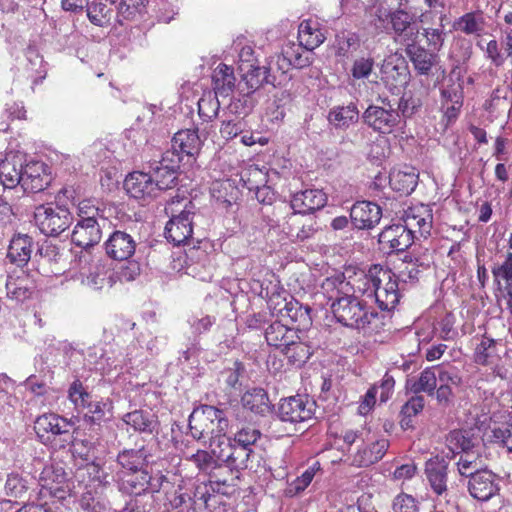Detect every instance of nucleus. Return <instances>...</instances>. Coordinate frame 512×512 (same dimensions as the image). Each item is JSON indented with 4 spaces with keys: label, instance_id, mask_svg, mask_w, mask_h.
<instances>
[{
    "label": "nucleus",
    "instance_id": "nucleus-53",
    "mask_svg": "<svg viewBox=\"0 0 512 512\" xmlns=\"http://www.w3.org/2000/svg\"><path fill=\"white\" fill-rule=\"evenodd\" d=\"M234 443H232L231 439L226 437V434L215 438L209 442V447L211 453L214 455L216 461L226 463L229 457Z\"/></svg>",
    "mask_w": 512,
    "mask_h": 512
},
{
    "label": "nucleus",
    "instance_id": "nucleus-30",
    "mask_svg": "<svg viewBox=\"0 0 512 512\" xmlns=\"http://www.w3.org/2000/svg\"><path fill=\"white\" fill-rule=\"evenodd\" d=\"M432 222L433 215L431 210L426 206H421L406 213L404 225L408 227L413 236L418 232L420 236L426 238L430 235Z\"/></svg>",
    "mask_w": 512,
    "mask_h": 512
},
{
    "label": "nucleus",
    "instance_id": "nucleus-48",
    "mask_svg": "<svg viewBox=\"0 0 512 512\" xmlns=\"http://www.w3.org/2000/svg\"><path fill=\"white\" fill-rule=\"evenodd\" d=\"M441 103H463L464 87L459 77L450 75L447 83L440 89Z\"/></svg>",
    "mask_w": 512,
    "mask_h": 512
},
{
    "label": "nucleus",
    "instance_id": "nucleus-20",
    "mask_svg": "<svg viewBox=\"0 0 512 512\" xmlns=\"http://www.w3.org/2000/svg\"><path fill=\"white\" fill-rule=\"evenodd\" d=\"M382 209L370 201H358L351 207V222L357 229H372L381 220Z\"/></svg>",
    "mask_w": 512,
    "mask_h": 512
},
{
    "label": "nucleus",
    "instance_id": "nucleus-28",
    "mask_svg": "<svg viewBox=\"0 0 512 512\" xmlns=\"http://www.w3.org/2000/svg\"><path fill=\"white\" fill-rule=\"evenodd\" d=\"M396 40L404 45L416 42L419 30L412 24V16L404 10H397L390 16Z\"/></svg>",
    "mask_w": 512,
    "mask_h": 512
},
{
    "label": "nucleus",
    "instance_id": "nucleus-61",
    "mask_svg": "<svg viewBox=\"0 0 512 512\" xmlns=\"http://www.w3.org/2000/svg\"><path fill=\"white\" fill-rule=\"evenodd\" d=\"M359 47V38L354 33H342V35H339L337 38V50L339 55L346 56L356 51Z\"/></svg>",
    "mask_w": 512,
    "mask_h": 512
},
{
    "label": "nucleus",
    "instance_id": "nucleus-7",
    "mask_svg": "<svg viewBox=\"0 0 512 512\" xmlns=\"http://www.w3.org/2000/svg\"><path fill=\"white\" fill-rule=\"evenodd\" d=\"M381 103L369 105L362 114V121L375 132L390 134L400 125L401 117L387 98L381 99Z\"/></svg>",
    "mask_w": 512,
    "mask_h": 512
},
{
    "label": "nucleus",
    "instance_id": "nucleus-22",
    "mask_svg": "<svg viewBox=\"0 0 512 512\" xmlns=\"http://www.w3.org/2000/svg\"><path fill=\"white\" fill-rule=\"evenodd\" d=\"M326 202L327 197L322 190L306 189L293 194L288 206L290 210L306 215L323 208Z\"/></svg>",
    "mask_w": 512,
    "mask_h": 512
},
{
    "label": "nucleus",
    "instance_id": "nucleus-31",
    "mask_svg": "<svg viewBox=\"0 0 512 512\" xmlns=\"http://www.w3.org/2000/svg\"><path fill=\"white\" fill-rule=\"evenodd\" d=\"M359 117L357 105L354 102H350L347 105L332 107L328 112L327 120L334 128L346 130L357 123Z\"/></svg>",
    "mask_w": 512,
    "mask_h": 512
},
{
    "label": "nucleus",
    "instance_id": "nucleus-64",
    "mask_svg": "<svg viewBox=\"0 0 512 512\" xmlns=\"http://www.w3.org/2000/svg\"><path fill=\"white\" fill-rule=\"evenodd\" d=\"M393 512H418V504L416 499L406 493L398 494L392 504Z\"/></svg>",
    "mask_w": 512,
    "mask_h": 512
},
{
    "label": "nucleus",
    "instance_id": "nucleus-16",
    "mask_svg": "<svg viewBox=\"0 0 512 512\" xmlns=\"http://www.w3.org/2000/svg\"><path fill=\"white\" fill-rule=\"evenodd\" d=\"M127 193L135 199H151L158 195L159 190L151 172L134 171L124 181Z\"/></svg>",
    "mask_w": 512,
    "mask_h": 512
},
{
    "label": "nucleus",
    "instance_id": "nucleus-9",
    "mask_svg": "<svg viewBox=\"0 0 512 512\" xmlns=\"http://www.w3.org/2000/svg\"><path fill=\"white\" fill-rule=\"evenodd\" d=\"M173 155V152H165L160 161L150 163L149 171L159 192L171 189L177 184L180 158H174Z\"/></svg>",
    "mask_w": 512,
    "mask_h": 512
},
{
    "label": "nucleus",
    "instance_id": "nucleus-17",
    "mask_svg": "<svg viewBox=\"0 0 512 512\" xmlns=\"http://www.w3.org/2000/svg\"><path fill=\"white\" fill-rule=\"evenodd\" d=\"M100 219H79L72 231V242L81 248H89L98 244L102 238Z\"/></svg>",
    "mask_w": 512,
    "mask_h": 512
},
{
    "label": "nucleus",
    "instance_id": "nucleus-25",
    "mask_svg": "<svg viewBox=\"0 0 512 512\" xmlns=\"http://www.w3.org/2000/svg\"><path fill=\"white\" fill-rule=\"evenodd\" d=\"M35 289L34 280L24 271L7 277L6 294L11 300L24 302L32 297Z\"/></svg>",
    "mask_w": 512,
    "mask_h": 512
},
{
    "label": "nucleus",
    "instance_id": "nucleus-34",
    "mask_svg": "<svg viewBox=\"0 0 512 512\" xmlns=\"http://www.w3.org/2000/svg\"><path fill=\"white\" fill-rule=\"evenodd\" d=\"M389 183L393 190L410 194L418 183V173L412 167L393 169L389 174Z\"/></svg>",
    "mask_w": 512,
    "mask_h": 512
},
{
    "label": "nucleus",
    "instance_id": "nucleus-43",
    "mask_svg": "<svg viewBox=\"0 0 512 512\" xmlns=\"http://www.w3.org/2000/svg\"><path fill=\"white\" fill-rule=\"evenodd\" d=\"M281 353L286 356L292 365L301 367L310 358L312 351L310 346L302 341L299 334L297 333L296 339L293 340V343H289V345H287V347H285Z\"/></svg>",
    "mask_w": 512,
    "mask_h": 512
},
{
    "label": "nucleus",
    "instance_id": "nucleus-57",
    "mask_svg": "<svg viewBox=\"0 0 512 512\" xmlns=\"http://www.w3.org/2000/svg\"><path fill=\"white\" fill-rule=\"evenodd\" d=\"M261 437V432L253 426L245 425L234 434L235 444L251 448L257 440Z\"/></svg>",
    "mask_w": 512,
    "mask_h": 512
},
{
    "label": "nucleus",
    "instance_id": "nucleus-29",
    "mask_svg": "<svg viewBox=\"0 0 512 512\" xmlns=\"http://www.w3.org/2000/svg\"><path fill=\"white\" fill-rule=\"evenodd\" d=\"M297 333L298 330L295 328L288 327L280 321H275L265 329V339L269 346L281 352L289 343H293Z\"/></svg>",
    "mask_w": 512,
    "mask_h": 512
},
{
    "label": "nucleus",
    "instance_id": "nucleus-41",
    "mask_svg": "<svg viewBox=\"0 0 512 512\" xmlns=\"http://www.w3.org/2000/svg\"><path fill=\"white\" fill-rule=\"evenodd\" d=\"M242 404L250 411L265 415L271 409V403L267 392L262 388H254L244 393Z\"/></svg>",
    "mask_w": 512,
    "mask_h": 512
},
{
    "label": "nucleus",
    "instance_id": "nucleus-49",
    "mask_svg": "<svg viewBox=\"0 0 512 512\" xmlns=\"http://www.w3.org/2000/svg\"><path fill=\"white\" fill-rule=\"evenodd\" d=\"M111 402L108 400L93 401L89 407L85 409L84 420L90 424H100L111 416Z\"/></svg>",
    "mask_w": 512,
    "mask_h": 512
},
{
    "label": "nucleus",
    "instance_id": "nucleus-46",
    "mask_svg": "<svg viewBox=\"0 0 512 512\" xmlns=\"http://www.w3.org/2000/svg\"><path fill=\"white\" fill-rule=\"evenodd\" d=\"M229 459L226 461V465L230 469L237 471L244 469H252V459L254 452L251 448H245L234 443Z\"/></svg>",
    "mask_w": 512,
    "mask_h": 512
},
{
    "label": "nucleus",
    "instance_id": "nucleus-21",
    "mask_svg": "<svg viewBox=\"0 0 512 512\" xmlns=\"http://www.w3.org/2000/svg\"><path fill=\"white\" fill-rule=\"evenodd\" d=\"M120 492L128 495H141L147 491L151 476L146 470L143 471H118L115 476Z\"/></svg>",
    "mask_w": 512,
    "mask_h": 512
},
{
    "label": "nucleus",
    "instance_id": "nucleus-55",
    "mask_svg": "<svg viewBox=\"0 0 512 512\" xmlns=\"http://www.w3.org/2000/svg\"><path fill=\"white\" fill-rule=\"evenodd\" d=\"M315 476V468L310 467L306 469L301 476L290 482L285 489V495L288 497H295L303 492L312 482Z\"/></svg>",
    "mask_w": 512,
    "mask_h": 512
},
{
    "label": "nucleus",
    "instance_id": "nucleus-8",
    "mask_svg": "<svg viewBox=\"0 0 512 512\" xmlns=\"http://www.w3.org/2000/svg\"><path fill=\"white\" fill-rule=\"evenodd\" d=\"M314 412L315 402L300 395L285 398L281 400L278 406L279 419L291 424L312 419Z\"/></svg>",
    "mask_w": 512,
    "mask_h": 512
},
{
    "label": "nucleus",
    "instance_id": "nucleus-60",
    "mask_svg": "<svg viewBox=\"0 0 512 512\" xmlns=\"http://www.w3.org/2000/svg\"><path fill=\"white\" fill-rule=\"evenodd\" d=\"M421 107V101L419 98L413 96L410 92L404 93L398 101L397 108H395L400 117L403 116L411 117Z\"/></svg>",
    "mask_w": 512,
    "mask_h": 512
},
{
    "label": "nucleus",
    "instance_id": "nucleus-47",
    "mask_svg": "<svg viewBox=\"0 0 512 512\" xmlns=\"http://www.w3.org/2000/svg\"><path fill=\"white\" fill-rule=\"evenodd\" d=\"M23 175V166L15 161H5L0 165V181L5 188H14L17 185L21 186Z\"/></svg>",
    "mask_w": 512,
    "mask_h": 512
},
{
    "label": "nucleus",
    "instance_id": "nucleus-33",
    "mask_svg": "<svg viewBox=\"0 0 512 512\" xmlns=\"http://www.w3.org/2000/svg\"><path fill=\"white\" fill-rule=\"evenodd\" d=\"M33 248V240L25 234L15 235L8 248L7 257L11 263L18 267L26 265L30 258Z\"/></svg>",
    "mask_w": 512,
    "mask_h": 512
},
{
    "label": "nucleus",
    "instance_id": "nucleus-52",
    "mask_svg": "<svg viewBox=\"0 0 512 512\" xmlns=\"http://www.w3.org/2000/svg\"><path fill=\"white\" fill-rule=\"evenodd\" d=\"M455 316L452 313H446L434 325L433 331L442 340H454L458 332L455 329Z\"/></svg>",
    "mask_w": 512,
    "mask_h": 512
},
{
    "label": "nucleus",
    "instance_id": "nucleus-24",
    "mask_svg": "<svg viewBox=\"0 0 512 512\" xmlns=\"http://www.w3.org/2000/svg\"><path fill=\"white\" fill-rule=\"evenodd\" d=\"M406 46V54L413 64L414 69L420 75L428 76L433 67L439 63V55L430 50L416 45V42H409Z\"/></svg>",
    "mask_w": 512,
    "mask_h": 512
},
{
    "label": "nucleus",
    "instance_id": "nucleus-50",
    "mask_svg": "<svg viewBox=\"0 0 512 512\" xmlns=\"http://www.w3.org/2000/svg\"><path fill=\"white\" fill-rule=\"evenodd\" d=\"M492 273L495 281L499 285H504L512 301V253L507 255L501 265L494 267Z\"/></svg>",
    "mask_w": 512,
    "mask_h": 512
},
{
    "label": "nucleus",
    "instance_id": "nucleus-45",
    "mask_svg": "<svg viewBox=\"0 0 512 512\" xmlns=\"http://www.w3.org/2000/svg\"><path fill=\"white\" fill-rule=\"evenodd\" d=\"M68 399L74 405L77 412H84L94 401L93 396L88 392L87 387L80 380L73 381L68 389Z\"/></svg>",
    "mask_w": 512,
    "mask_h": 512
},
{
    "label": "nucleus",
    "instance_id": "nucleus-38",
    "mask_svg": "<svg viewBox=\"0 0 512 512\" xmlns=\"http://www.w3.org/2000/svg\"><path fill=\"white\" fill-rule=\"evenodd\" d=\"M298 38L300 44L303 45L306 50L311 51L324 42L325 35L319 28L317 22L305 20L299 25Z\"/></svg>",
    "mask_w": 512,
    "mask_h": 512
},
{
    "label": "nucleus",
    "instance_id": "nucleus-32",
    "mask_svg": "<svg viewBox=\"0 0 512 512\" xmlns=\"http://www.w3.org/2000/svg\"><path fill=\"white\" fill-rule=\"evenodd\" d=\"M446 446L454 455H461L482 444L470 430H453L446 436Z\"/></svg>",
    "mask_w": 512,
    "mask_h": 512
},
{
    "label": "nucleus",
    "instance_id": "nucleus-54",
    "mask_svg": "<svg viewBox=\"0 0 512 512\" xmlns=\"http://www.w3.org/2000/svg\"><path fill=\"white\" fill-rule=\"evenodd\" d=\"M282 51L292 67L303 68L309 65V59L305 55L303 45L288 43L282 48Z\"/></svg>",
    "mask_w": 512,
    "mask_h": 512
},
{
    "label": "nucleus",
    "instance_id": "nucleus-26",
    "mask_svg": "<svg viewBox=\"0 0 512 512\" xmlns=\"http://www.w3.org/2000/svg\"><path fill=\"white\" fill-rule=\"evenodd\" d=\"M241 72L242 81L239 84V89L244 95H249L258 90L264 83L275 84V79H271V74L268 73L266 66H259L258 64L252 67L239 69Z\"/></svg>",
    "mask_w": 512,
    "mask_h": 512
},
{
    "label": "nucleus",
    "instance_id": "nucleus-42",
    "mask_svg": "<svg viewBox=\"0 0 512 512\" xmlns=\"http://www.w3.org/2000/svg\"><path fill=\"white\" fill-rule=\"evenodd\" d=\"M437 387V367L426 368L421 373L417 380L409 379L407 381V388L414 394L425 392L433 396Z\"/></svg>",
    "mask_w": 512,
    "mask_h": 512
},
{
    "label": "nucleus",
    "instance_id": "nucleus-40",
    "mask_svg": "<svg viewBox=\"0 0 512 512\" xmlns=\"http://www.w3.org/2000/svg\"><path fill=\"white\" fill-rule=\"evenodd\" d=\"M124 422L134 428V430L142 433H153L158 426L157 417L144 410H135L124 416Z\"/></svg>",
    "mask_w": 512,
    "mask_h": 512
},
{
    "label": "nucleus",
    "instance_id": "nucleus-15",
    "mask_svg": "<svg viewBox=\"0 0 512 512\" xmlns=\"http://www.w3.org/2000/svg\"><path fill=\"white\" fill-rule=\"evenodd\" d=\"M378 241L388 253L403 252L412 245L414 236L404 224H394L381 231Z\"/></svg>",
    "mask_w": 512,
    "mask_h": 512
},
{
    "label": "nucleus",
    "instance_id": "nucleus-27",
    "mask_svg": "<svg viewBox=\"0 0 512 512\" xmlns=\"http://www.w3.org/2000/svg\"><path fill=\"white\" fill-rule=\"evenodd\" d=\"M448 463L439 457L429 459L425 464L427 481L435 494L441 496L447 491Z\"/></svg>",
    "mask_w": 512,
    "mask_h": 512
},
{
    "label": "nucleus",
    "instance_id": "nucleus-1",
    "mask_svg": "<svg viewBox=\"0 0 512 512\" xmlns=\"http://www.w3.org/2000/svg\"><path fill=\"white\" fill-rule=\"evenodd\" d=\"M321 291L331 302L335 319L344 326L364 329L378 315L355 296L354 285L342 273L327 277L321 284Z\"/></svg>",
    "mask_w": 512,
    "mask_h": 512
},
{
    "label": "nucleus",
    "instance_id": "nucleus-56",
    "mask_svg": "<svg viewBox=\"0 0 512 512\" xmlns=\"http://www.w3.org/2000/svg\"><path fill=\"white\" fill-rule=\"evenodd\" d=\"M145 8L144 0H120L117 6V15L122 20H130L135 18L137 14H140Z\"/></svg>",
    "mask_w": 512,
    "mask_h": 512
},
{
    "label": "nucleus",
    "instance_id": "nucleus-35",
    "mask_svg": "<svg viewBox=\"0 0 512 512\" xmlns=\"http://www.w3.org/2000/svg\"><path fill=\"white\" fill-rule=\"evenodd\" d=\"M456 465L459 474L466 478H469L480 472V470L485 469L486 463L482 455V446L459 455Z\"/></svg>",
    "mask_w": 512,
    "mask_h": 512
},
{
    "label": "nucleus",
    "instance_id": "nucleus-36",
    "mask_svg": "<svg viewBox=\"0 0 512 512\" xmlns=\"http://www.w3.org/2000/svg\"><path fill=\"white\" fill-rule=\"evenodd\" d=\"M500 341L483 336L474 351V361L483 366H492L499 356Z\"/></svg>",
    "mask_w": 512,
    "mask_h": 512
},
{
    "label": "nucleus",
    "instance_id": "nucleus-62",
    "mask_svg": "<svg viewBox=\"0 0 512 512\" xmlns=\"http://www.w3.org/2000/svg\"><path fill=\"white\" fill-rule=\"evenodd\" d=\"M494 376L499 377L501 380L512 382V361L505 354L504 357H499L492 366H489Z\"/></svg>",
    "mask_w": 512,
    "mask_h": 512
},
{
    "label": "nucleus",
    "instance_id": "nucleus-44",
    "mask_svg": "<svg viewBox=\"0 0 512 512\" xmlns=\"http://www.w3.org/2000/svg\"><path fill=\"white\" fill-rule=\"evenodd\" d=\"M87 17L89 21L99 27L110 24L112 9L103 0H93L87 4Z\"/></svg>",
    "mask_w": 512,
    "mask_h": 512
},
{
    "label": "nucleus",
    "instance_id": "nucleus-6",
    "mask_svg": "<svg viewBox=\"0 0 512 512\" xmlns=\"http://www.w3.org/2000/svg\"><path fill=\"white\" fill-rule=\"evenodd\" d=\"M34 220L42 234L57 237L70 227L73 216L64 206L39 205L35 209Z\"/></svg>",
    "mask_w": 512,
    "mask_h": 512
},
{
    "label": "nucleus",
    "instance_id": "nucleus-2",
    "mask_svg": "<svg viewBox=\"0 0 512 512\" xmlns=\"http://www.w3.org/2000/svg\"><path fill=\"white\" fill-rule=\"evenodd\" d=\"M267 224L270 228L284 233L291 240L300 242L311 238L317 231V222L313 217L291 211L286 203L274 206Z\"/></svg>",
    "mask_w": 512,
    "mask_h": 512
},
{
    "label": "nucleus",
    "instance_id": "nucleus-10",
    "mask_svg": "<svg viewBox=\"0 0 512 512\" xmlns=\"http://www.w3.org/2000/svg\"><path fill=\"white\" fill-rule=\"evenodd\" d=\"M194 205L191 201L186 202L179 214L173 215L165 227L167 240L175 245L186 243L192 236V215Z\"/></svg>",
    "mask_w": 512,
    "mask_h": 512
},
{
    "label": "nucleus",
    "instance_id": "nucleus-39",
    "mask_svg": "<svg viewBox=\"0 0 512 512\" xmlns=\"http://www.w3.org/2000/svg\"><path fill=\"white\" fill-rule=\"evenodd\" d=\"M214 90L216 95L228 97L235 88L236 78L233 68L219 64L213 73Z\"/></svg>",
    "mask_w": 512,
    "mask_h": 512
},
{
    "label": "nucleus",
    "instance_id": "nucleus-13",
    "mask_svg": "<svg viewBox=\"0 0 512 512\" xmlns=\"http://www.w3.org/2000/svg\"><path fill=\"white\" fill-rule=\"evenodd\" d=\"M381 79L390 89L408 83L410 72L405 58L397 53L387 56L380 69Z\"/></svg>",
    "mask_w": 512,
    "mask_h": 512
},
{
    "label": "nucleus",
    "instance_id": "nucleus-59",
    "mask_svg": "<svg viewBox=\"0 0 512 512\" xmlns=\"http://www.w3.org/2000/svg\"><path fill=\"white\" fill-rule=\"evenodd\" d=\"M28 490L27 481L18 474H9L5 483L8 496L21 498Z\"/></svg>",
    "mask_w": 512,
    "mask_h": 512
},
{
    "label": "nucleus",
    "instance_id": "nucleus-12",
    "mask_svg": "<svg viewBox=\"0 0 512 512\" xmlns=\"http://www.w3.org/2000/svg\"><path fill=\"white\" fill-rule=\"evenodd\" d=\"M200 137L195 130H182L172 138L171 149L166 152H173L174 158H180V163L185 160L190 164L195 159L201 148Z\"/></svg>",
    "mask_w": 512,
    "mask_h": 512
},
{
    "label": "nucleus",
    "instance_id": "nucleus-11",
    "mask_svg": "<svg viewBox=\"0 0 512 512\" xmlns=\"http://www.w3.org/2000/svg\"><path fill=\"white\" fill-rule=\"evenodd\" d=\"M268 306L282 318H289L292 322L304 327L311 323L310 308L293 298L288 301L279 294L272 295L268 300Z\"/></svg>",
    "mask_w": 512,
    "mask_h": 512
},
{
    "label": "nucleus",
    "instance_id": "nucleus-63",
    "mask_svg": "<svg viewBox=\"0 0 512 512\" xmlns=\"http://www.w3.org/2000/svg\"><path fill=\"white\" fill-rule=\"evenodd\" d=\"M444 385V387L455 386L458 387L462 384V378L455 368L437 367V383Z\"/></svg>",
    "mask_w": 512,
    "mask_h": 512
},
{
    "label": "nucleus",
    "instance_id": "nucleus-18",
    "mask_svg": "<svg viewBox=\"0 0 512 512\" xmlns=\"http://www.w3.org/2000/svg\"><path fill=\"white\" fill-rule=\"evenodd\" d=\"M468 491L477 500H489L499 491L496 475L487 468L480 470L469 477Z\"/></svg>",
    "mask_w": 512,
    "mask_h": 512
},
{
    "label": "nucleus",
    "instance_id": "nucleus-19",
    "mask_svg": "<svg viewBox=\"0 0 512 512\" xmlns=\"http://www.w3.org/2000/svg\"><path fill=\"white\" fill-rule=\"evenodd\" d=\"M136 245L132 235L125 231L115 230L105 242V250L110 258L123 261L134 255Z\"/></svg>",
    "mask_w": 512,
    "mask_h": 512
},
{
    "label": "nucleus",
    "instance_id": "nucleus-5",
    "mask_svg": "<svg viewBox=\"0 0 512 512\" xmlns=\"http://www.w3.org/2000/svg\"><path fill=\"white\" fill-rule=\"evenodd\" d=\"M73 422L54 413L43 414L35 420L34 430L42 443L59 441L60 447H65L72 442L73 435L70 432Z\"/></svg>",
    "mask_w": 512,
    "mask_h": 512
},
{
    "label": "nucleus",
    "instance_id": "nucleus-51",
    "mask_svg": "<svg viewBox=\"0 0 512 512\" xmlns=\"http://www.w3.org/2000/svg\"><path fill=\"white\" fill-rule=\"evenodd\" d=\"M456 29L467 35H480L484 29V20L475 13H466L456 22Z\"/></svg>",
    "mask_w": 512,
    "mask_h": 512
},
{
    "label": "nucleus",
    "instance_id": "nucleus-4",
    "mask_svg": "<svg viewBox=\"0 0 512 512\" xmlns=\"http://www.w3.org/2000/svg\"><path fill=\"white\" fill-rule=\"evenodd\" d=\"M366 283L373 286L372 297L381 310H392L400 299L398 281L395 274L379 265L369 269L368 278L364 276Z\"/></svg>",
    "mask_w": 512,
    "mask_h": 512
},
{
    "label": "nucleus",
    "instance_id": "nucleus-23",
    "mask_svg": "<svg viewBox=\"0 0 512 512\" xmlns=\"http://www.w3.org/2000/svg\"><path fill=\"white\" fill-rule=\"evenodd\" d=\"M51 182L42 162H30L23 167L21 187L25 192L37 193L43 191Z\"/></svg>",
    "mask_w": 512,
    "mask_h": 512
},
{
    "label": "nucleus",
    "instance_id": "nucleus-58",
    "mask_svg": "<svg viewBox=\"0 0 512 512\" xmlns=\"http://www.w3.org/2000/svg\"><path fill=\"white\" fill-rule=\"evenodd\" d=\"M374 59L370 56L358 57L354 60L350 74L355 80L366 79L372 73Z\"/></svg>",
    "mask_w": 512,
    "mask_h": 512
},
{
    "label": "nucleus",
    "instance_id": "nucleus-37",
    "mask_svg": "<svg viewBox=\"0 0 512 512\" xmlns=\"http://www.w3.org/2000/svg\"><path fill=\"white\" fill-rule=\"evenodd\" d=\"M147 462L148 453L143 447L123 450L117 456V463L125 472L143 471Z\"/></svg>",
    "mask_w": 512,
    "mask_h": 512
},
{
    "label": "nucleus",
    "instance_id": "nucleus-3",
    "mask_svg": "<svg viewBox=\"0 0 512 512\" xmlns=\"http://www.w3.org/2000/svg\"><path fill=\"white\" fill-rule=\"evenodd\" d=\"M229 421L224 410L210 405H202L189 416V429L196 440H214L226 434Z\"/></svg>",
    "mask_w": 512,
    "mask_h": 512
},
{
    "label": "nucleus",
    "instance_id": "nucleus-14",
    "mask_svg": "<svg viewBox=\"0 0 512 512\" xmlns=\"http://www.w3.org/2000/svg\"><path fill=\"white\" fill-rule=\"evenodd\" d=\"M389 448L386 438H364L362 444L351 454V463L357 467H368L380 461Z\"/></svg>",
    "mask_w": 512,
    "mask_h": 512
}]
</instances>
